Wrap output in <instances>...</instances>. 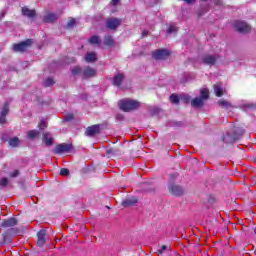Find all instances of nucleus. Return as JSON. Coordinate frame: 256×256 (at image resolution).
I'll list each match as a JSON object with an SVG mask.
<instances>
[{
  "mask_svg": "<svg viewBox=\"0 0 256 256\" xmlns=\"http://www.w3.org/2000/svg\"><path fill=\"white\" fill-rule=\"evenodd\" d=\"M118 105L121 111L129 112L135 111V109H139L141 104L137 100L123 99L119 101Z\"/></svg>",
  "mask_w": 256,
  "mask_h": 256,
  "instance_id": "nucleus-1",
  "label": "nucleus"
},
{
  "mask_svg": "<svg viewBox=\"0 0 256 256\" xmlns=\"http://www.w3.org/2000/svg\"><path fill=\"white\" fill-rule=\"evenodd\" d=\"M33 40L27 39L18 44H13L12 49L15 53H23V51H27V48L31 47Z\"/></svg>",
  "mask_w": 256,
  "mask_h": 256,
  "instance_id": "nucleus-2",
  "label": "nucleus"
},
{
  "mask_svg": "<svg viewBox=\"0 0 256 256\" xmlns=\"http://www.w3.org/2000/svg\"><path fill=\"white\" fill-rule=\"evenodd\" d=\"M73 150V145L67 144V143H62L58 144L56 148L54 149V153L56 155H61L63 153H70V151Z\"/></svg>",
  "mask_w": 256,
  "mask_h": 256,
  "instance_id": "nucleus-3",
  "label": "nucleus"
},
{
  "mask_svg": "<svg viewBox=\"0 0 256 256\" xmlns=\"http://www.w3.org/2000/svg\"><path fill=\"white\" fill-rule=\"evenodd\" d=\"M234 27L236 31H239V33H249L251 31V26L246 24L244 21L237 20L234 22Z\"/></svg>",
  "mask_w": 256,
  "mask_h": 256,
  "instance_id": "nucleus-4",
  "label": "nucleus"
},
{
  "mask_svg": "<svg viewBox=\"0 0 256 256\" xmlns=\"http://www.w3.org/2000/svg\"><path fill=\"white\" fill-rule=\"evenodd\" d=\"M169 55H170V52L165 49L156 50L152 53L153 59H157V60L167 59Z\"/></svg>",
  "mask_w": 256,
  "mask_h": 256,
  "instance_id": "nucleus-5",
  "label": "nucleus"
},
{
  "mask_svg": "<svg viewBox=\"0 0 256 256\" xmlns=\"http://www.w3.org/2000/svg\"><path fill=\"white\" fill-rule=\"evenodd\" d=\"M37 246L38 247H43L45 245V243H47V231L45 230H40L37 233Z\"/></svg>",
  "mask_w": 256,
  "mask_h": 256,
  "instance_id": "nucleus-6",
  "label": "nucleus"
},
{
  "mask_svg": "<svg viewBox=\"0 0 256 256\" xmlns=\"http://www.w3.org/2000/svg\"><path fill=\"white\" fill-rule=\"evenodd\" d=\"M9 114V102H6L2 108L1 114H0V125H5L7 123V115Z\"/></svg>",
  "mask_w": 256,
  "mask_h": 256,
  "instance_id": "nucleus-7",
  "label": "nucleus"
},
{
  "mask_svg": "<svg viewBox=\"0 0 256 256\" xmlns=\"http://www.w3.org/2000/svg\"><path fill=\"white\" fill-rule=\"evenodd\" d=\"M121 25V19L119 18H110L106 21V27L111 30L117 29Z\"/></svg>",
  "mask_w": 256,
  "mask_h": 256,
  "instance_id": "nucleus-8",
  "label": "nucleus"
},
{
  "mask_svg": "<svg viewBox=\"0 0 256 256\" xmlns=\"http://www.w3.org/2000/svg\"><path fill=\"white\" fill-rule=\"evenodd\" d=\"M97 75V70L95 68L86 67L82 71V77L84 79H91V77H95Z\"/></svg>",
  "mask_w": 256,
  "mask_h": 256,
  "instance_id": "nucleus-9",
  "label": "nucleus"
},
{
  "mask_svg": "<svg viewBox=\"0 0 256 256\" xmlns=\"http://www.w3.org/2000/svg\"><path fill=\"white\" fill-rule=\"evenodd\" d=\"M214 93H215L216 97H223V95H225L227 93V90H225V88H223L222 83H216L214 85Z\"/></svg>",
  "mask_w": 256,
  "mask_h": 256,
  "instance_id": "nucleus-10",
  "label": "nucleus"
},
{
  "mask_svg": "<svg viewBox=\"0 0 256 256\" xmlns=\"http://www.w3.org/2000/svg\"><path fill=\"white\" fill-rule=\"evenodd\" d=\"M169 191L172 195H176V197H179V195H183V188L178 185L170 184Z\"/></svg>",
  "mask_w": 256,
  "mask_h": 256,
  "instance_id": "nucleus-11",
  "label": "nucleus"
},
{
  "mask_svg": "<svg viewBox=\"0 0 256 256\" xmlns=\"http://www.w3.org/2000/svg\"><path fill=\"white\" fill-rule=\"evenodd\" d=\"M42 141L46 147H51V145H53V136L51 135V133L46 132L43 134Z\"/></svg>",
  "mask_w": 256,
  "mask_h": 256,
  "instance_id": "nucleus-12",
  "label": "nucleus"
},
{
  "mask_svg": "<svg viewBox=\"0 0 256 256\" xmlns=\"http://www.w3.org/2000/svg\"><path fill=\"white\" fill-rule=\"evenodd\" d=\"M2 227L9 228V227H15L17 225V219L16 218H8L1 223Z\"/></svg>",
  "mask_w": 256,
  "mask_h": 256,
  "instance_id": "nucleus-13",
  "label": "nucleus"
},
{
  "mask_svg": "<svg viewBox=\"0 0 256 256\" xmlns=\"http://www.w3.org/2000/svg\"><path fill=\"white\" fill-rule=\"evenodd\" d=\"M85 133L88 137H93V135H97V133H99V125H93L88 127Z\"/></svg>",
  "mask_w": 256,
  "mask_h": 256,
  "instance_id": "nucleus-14",
  "label": "nucleus"
},
{
  "mask_svg": "<svg viewBox=\"0 0 256 256\" xmlns=\"http://www.w3.org/2000/svg\"><path fill=\"white\" fill-rule=\"evenodd\" d=\"M215 61H217V59L213 55H205L203 57V63H205V65H215Z\"/></svg>",
  "mask_w": 256,
  "mask_h": 256,
  "instance_id": "nucleus-15",
  "label": "nucleus"
},
{
  "mask_svg": "<svg viewBox=\"0 0 256 256\" xmlns=\"http://www.w3.org/2000/svg\"><path fill=\"white\" fill-rule=\"evenodd\" d=\"M137 203V197H131L122 201L123 207H133Z\"/></svg>",
  "mask_w": 256,
  "mask_h": 256,
  "instance_id": "nucleus-16",
  "label": "nucleus"
},
{
  "mask_svg": "<svg viewBox=\"0 0 256 256\" xmlns=\"http://www.w3.org/2000/svg\"><path fill=\"white\" fill-rule=\"evenodd\" d=\"M87 63H95L97 61V54L95 52H88L85 57Z\"/></svg>",
  "mask_w": 256,
  "mask_h": 256,
  "instance_id": "nucleus-17",
  "label": "nucleus"
},
{
  "mask_svg": "<svg viewBox=\"0 0 256 256\" xmlns=\"http://www.w3.org/2000/svg\"><path fill=\"white\" fill-rule=\"evenodd\" d=\"M22 14H23L25 17H29L30 19H33V17H35V10H30V9L27 8V7H23V8H22Z\"/></svg>",
  "mask_w": 256,
  "mask_h": 256,
  "instance_id": "nucleus-18",
  "label": "nucleus"
},
{
  "mask_svg": "<svg viewBox=\"0 0 256 256\" xmlns=\"http://www.w3.org/2000/svg\"><path fill=\"white\" fill-rule=\"evenodd\" d=\"M45 23H53L54 21H57L56 14L48 13L44 16Z\"/></svg>",
  "mask_w": 256,
  "mask_h": 256,
  "instance_id": "nucleus-19",
  "label": "nucleus"
},
{
  "mask_svg": "<svg viewBox=\"0 0 256 256\" xmlns=\"http://www.w3.org/2000/svg\"><path fill=\"white\" fill-rule=\"evenodd\" d=\"M123 79H124L123 74L116 75L113 80V85H115V87H119V85L123 83Z\"/></svg>",
  "mask_w": 256,
  "mask_h": 256,
  "instance_id": "nucleus-20",
  "label": "nucleus"
},
{
  "mask_svg": "<svg viewBox=\"0 0 256 256\" xmlns=\"http://www.w3.org/2000/svg\"><path fill=\"white\" fill-rule=\"evenodd\" d=\"M218 105L222 109H231V107H233V105L229 101H226V100L218 101Z\"/></svg>",
  "mask_w": 256,
  "mask_h": 256,
  "instance_id": "nucleus-21",
  "label": "nucleus"
},
{
  "mask_svg": "<svg viewBox=\"0 0 256 256\" xmlns=\"http://www.w3.org/2000/svg\"><path fill=\"white\" fill-rule=\"evenodd\" d=\"M203 101H204V100H202L201 97L195 98V99H193V100L191 101V105H192V107H203V104H204Z\"/></svg>",
  "mask_w": 256,
  "mask_h": 256,
  "instance_id": "nucleus-22",
  "label": "nucleus"
},
{
  "mask_svg": "<svg viewBox=\"0 0 256 256\" xmlns=\"http://www.w3.org/2000/svg\"><path fill=\"white\" fill-rule=\"evenodd\" d=\"M88 41L90 45H101V39L97 35L90 37Z\"/></svg>",
  "mask_w": 256,
  "mask_h": 256,
  "instance_id": "nucleus-23",
  "label": "nucleus"
},
{
  "mask_svg": "<svg viewBox=\"0 0 256 256\" xmlns=\"http://www.w3.org/2000/svg\"><path fill=\"white\" fill-rule=\"evenodd\" d=\"M200 99L202 100L209 99V89L202 88L200 90Z\"/></svg>",
  "mask_w": 256,
  "mask_h": 256,
  "instance_id": "nucleus-24",
  "label": "nucleus"
},
{
  "mask_svg": "<svg viewBox=\"0 0 256 256\" xmlns=\"http://www.w3.org/2000/svg\"><path fill=\"white\" fill-rule=\"evenodd\" d=\"M115 41L113 40L112 36H105L104 37V45H107L108 47H112L114 45Z\"/></svg>",
  "mask_w": 256,
  "mask_h": 256,
  "instance_id": "nucleus-25",
  "label": "nucleus"
},
{
  "mask_svg": "<svg viewBox=\"0 0 256 256\" xmlns=\"http://www.w3.org/2000/svg\"><path fill=\"white\" fill-rule=\"evenodd\" d=\"M28 139H36V137H39V131L37 130H30L27 134Z\"/></svg>",
  "mask_w": 256,
  "mask_h": 256,
  "instance_id": "nucleus-26",
  "label": "nucleus"
},
{
  "mask_svg": "<svg viewBox=\"0 0 256 256\" xmlns=\"http://www.w3.org/2000/svg\"><path fill=\"white\" fill-rule=\"evenodd\" d=\"M10 147H17L19 145V138L15 137L9 140Z\"/></svg>",
  "mask_w": 256,
  "mask_h": 256,
  "instance_id": "nucleus-27",
  "label": "nucleus"
},
{
  "mask_svg": "<svg viewBox=\"0 0 256 256\" xmlns=\"http://www.w3.org/2000/svg\"><path fill=\"white\" fill-rule=\"evenodd\" d=\"M107 155H121V151L116 148H111L107 150Z\"/></svg>",
  "mask_w": 256,
  "mask_h": 256,
  "instance_id": "nucleus-28",
  "label": "nucleus"
},
{
  "mask_svg": "<svg viewBox=\"0 0 256 256\" xmlns=\"http://www.w3.org/2000/svg\"><path fill=\"white\" fill-rule=\"evenodd\" d=\"M177 25L175 24H170L167 30V33L171 34V33H177Z\"/></svg>",
  "mask_w": 256,
  "mask_h": 256,
  "instance_id": "nucleus-29",
  "label": "nucleus"
},
{
  "mask_svg": "<svg viewBox=\"0 0 256 256\" xmlns=\"http://www.w3.org/2000/svg\"><path fill=\"white\" fill-rule=\"evenodd\" d=\"M170 101L171 103H174L175 105H177V103H179V96H177V94H172L170 96Z\"/></svg>",
  "mask_w": 256,
  "mask_h": 256,
  "instance_id": "nucleus-30",
  "label": "nucleus"
},
{
  "mask_svg": "<svg viewBox=\"0 0 256 256\" xmlns=\"http://www.w3.org/2000/svg\"><path fill=\"white\" fill-rule=\"evenodd\" d=\"M55 83V81L53 80V78H47L44 82L45 87H51V85H53Z\"/></svg>",
  "mask_w": 256,
  "mask_h": 256,
  "instance_id": "nucleus-31",
  "label": "nucleus"
},
{
  "mask_svg": "<svg viewBox=\"0 0 256 256\" xmlns=\"http://www.w3.org/2000/svg\"><path fill=\"white\" fill-rule=\"evenodd\" d=\"M169 249H171V247L167 246V245H163L161 246V248L158 250V252L160 253V255H163V253H165V251H169Z\"/></svg>",
  "mask_w": 256,
  "mask_h": 256,
  "instance_id": "nucleus-32",
  "label": "nucleus"
},
{
  "mask_svg": "<svg viewBox=\"0 0 256 256\" xmlns=\"http://www.w3.org/2000/svg\"><path fill=\"white\" fill-rule=\"evenodd\" d=\"M9 183V180L7 178H2L0 180V186L1 187H7V184Z\"/></svg>",
  "mask_w": 256,
  "mask_h": 256,
  "instance_id": "nucleus-33",
  "label": "nucleus"
},
{
  "mask_svg": "<svg viewBox=\"0 0 256 256\" xmlns=\"http://www.w3.org/2000/svg\"><path fill=\"white\" fill-rule=\"evenodd\" d=\"M73 75H79L81 73V68L79 66H76L72 69Z\"/></svg>",
  "mask_w": 256,
  "mask_h": 256,
  "instance_id": "nucleus-34",
  "label": "nucleus"
},
{
  "mask_svg": "<svg viewBox=\"0 0 256 256\" xmlns=\"http://www.w3.org/2000/svg\"><path fill=\"white\" fill-rule=\"evenodd\" d=\"M60 175H63V176H65V177H67V175H69V169H67V168H62V169L60 170Z\"/></svg>",
  "mask_w": 256,
  "mask_h": 256,
  "instance_id": "nucleus-35",
  "label": "nucleus"
},
{
  "mask_svg": "<svg viewBox=\"0 0 256 256\" xmlns=\"http://www.w3.org/2000/svg\"><path fill=\"white\" fill-rule=\"evenodd\" d=\"M47 127V124L45 123V120H41L39 123V129L43 130Z\"/></svg>",
  "mask_w": 256,
  "mask_h": 256,
  "instance_id": "nucleus-36",
  "label": "nucleus"
},
{
  "mask_svg": "<svg viewBox=\"0 0 256 256\" xmlns=\"http://www.w3.org/2000/svg\"><path fill=\"white\" fill-rule=\"evenodd\" d=\"M227 137H229V136L224 137L225 143H233L234 141H237V138H235V137L231 138L230 140H228Z\"/></svg>",
  "mask_w": 256,
  "mask_h": 256,
  "instance_id": "nucleus-37",
  "label": "nucleus"
},
{
  "mask_svg": "<svg viewBox=\"0 0 256 256\" xmlns=\"http://www.w3.org/2000/svg\"><path fill=\"white\" fill-rule=\"evenodd\" d=\"M19 176V170H14L10 173V177H18Z\"/></svg>",
  "mask_w": 256,
  "mask_h": 256,
  "instance_id": "nucleus-38",
  "label": "nucleus"
},
{
  "mask_svg": "<svg viewBox=\"0 0 256 256\" xmlns=\"http://www.w3.org/2000/svg\"><path fill=\"white\" fill-rule=\"evenodd\" d=\"M75 25V19H71L68 23H67V27L71 28Z\"/></svg>",
  "mask_w": 256,
  "mask_h": 256,
  "instance_id": "nucleus-39",
  "label": "nucleus"
},
{
  "mask_svg": "<svg viewBox=\"0 0 256 256\" xmlns=\"http://www.w3.org/2000/svg\"><path fill=\"white\" fill-rule=\"evenodd\" d=\"M65 121H73V115L69 114L65 117Z\"/></svg>",
  "mask_w": 256,
  "mask_h": 256,
  "instance_id": "nucleus-40",
  "label": "nucleus"
},
{
  "mask_svg": "<svg viewBox=\"0 0 256 256\" xmlns=\"http://www.w3.org/2000/svg\"><path fill=\"white\" fill-rule=\"evenodd\" d=\"M147 35H149V32H148V31H143V32H142V37H147Z\"/></svg>",
  "mask_w": 256,
  "mask_h": 256,
  "instance_id": "nucleus-41",
  "label": "nucleus"
},
{
  "mask_svg": "<svg viewBox=\"0 0 256 256\" xmlns=\"http://www.w3.org/2000/svg\"><path fill=\"white\" fill-rule=\"evenodd\" d=\"M181 99H184L187 102H189V96H182Z\"/></svg>",
  "mask_w": 256,
  "mask_h": 256,
  "instance_id": "nucleus-42",
  "label": "nucleus"
},
{
  "mask_svg": "<svg viewBox=\"0 0 256 256\" xmlns=\"http://www.w3.org/2000/svg\"><path fill=\"white\" fill-rule=\"evenodd\" d=\"M117 3H119V0H112L111 1V5H117Z\"/></svg>",
  "mask_w": 256,
  "mask_h": 256,
  "instance_id": "nucleus-43",
  "label": "nucleus"
},
{
  "mask_svg": "<svg viewBox=\"0 0 256 256\" xmlns=\"http://www.w3.org/2000/svg\"><path fill=\"white\" fill-rule=\"evenodd\" d=\"M170 177L171 179H175L177 177V174H171Z\"/></svg>",
  "mask_w": 256,
  "mask_h": 256,
  "instance_id": "nucleus-44",
  "label": "nucleus"
},
{
  "mask_svg": "<svg viewBox=\"0 0 256 256\" xmlns=\"http://www.w3.org/2000/svg\"><path fill=\"white\" fill-rule=\"evenodd\" d=\"M186 3H193L195 0H184Z\"/></svg>",
  "mask_w": 256,
  "mask_h": 256,
  "instance_id": "nucleus-45",
  "label": "nucleus"
},
{
  "mask_svg": "<svg viewBox=\"0 0 256 256\" xmlns=\"http://www.w3.org/2000/svg\"><path fill=\"white\" fill-rule=\"evenodd\" d=\"M247 107L253 108L254 106H253V104H248Z\"/></svg>",
  "mask_w": 256,
  "mask_h": 256,
  "instance_id": "nucleus-46",
  "label": "nucleus"
},
{
  "mask_svg": "<svg viewBox=\"0 0 256 256\" xmlns=\"http://www.w3.org/2000/svg\"><path fill=\"white\" fill-rule=\"evenodd\" d=\"M159 0H154V3H157Z\"/></svg>",
  "mask_w": 256,
  "mask_h": 256,
  "instance_id": "nucleus-47",
  "label": "nucleus"
},
{
  "mask_svg": "<svg viewBox=\"0 0 256 256\" xmlns=\"http://www.w3.org/2000/svg\"><path fill=\"white\" fill-rule=\"evenodd\" d=\"M201 1H207V0H201Z\"/></svg>",
  "mask_w": 256,
  "mask_h": 256,
  "instance_id": "nucleus-48",
  "label": "nucleus"
}]
</instances>
